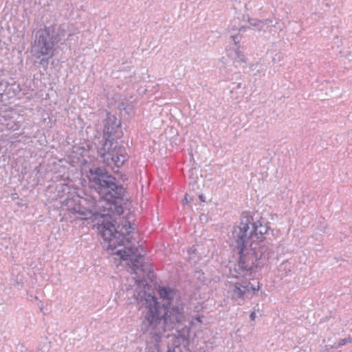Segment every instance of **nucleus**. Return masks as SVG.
<instances>
[{"label":"nucleus","mask_w":352,"mask_h":352,"mask_svg":"<svg viewBox=\"0 0 352 352\" xmlns=\"http://www.w3.org/2000/svg\"><path fill=\"white\" fill-rule=\"evenodd\" d=\"M158 293L162 300L161 305L154 296L145 294L141 297L140 303L145 305L147 311L141 324V330L144 333H148L146 344L148 347H154L160 351L159 343L165 333L175 328L177 334L170 336L167 334V338H170L173 342L174 351L179 347L182 342L186 340L188 331L186 328H182L184 320V302L180 294L169 287H160Z\"/></svg>","instance_id":"nucleus-1"},{"label":"nucleus","mask_w":352,"mask_h":352,"mask_svg":"<svg viewBox=\"0 0 352 352\" xmlns=\"http://www.w3.org/2000/svg\"><path fill=\"white\" fill-rule=\"evenodd\" d=\"M122 228L125 230L126 233H121L120 226H116L111 221H103L98 224V232L104 240L103 247L107 250H116L115 254L124 261H128L127 265L129 271L131 274H135L139 278L142 277L144 273L148 271L145 264L142 261V254L139 252L138 248L133 245L129 239L124 237V234H129L131 228V223L125 221L122 225Z\"/></svg>","instance_id":"nucleus-2"},{"label":"nucleus","mask_w":352,"mask_h":352,"mask_svg":"<svg viewBox=\"0 0 352 352\" xmlns=\"http://www.w3.org/2000/svg\"><path fill=\"white\" fill-rule=\"evenodd\" d=\"M90 187L106 199L121 198L124 188L119 185L116 179L102 168H90Z\"/></svg>","instance_id":"nucleus-3"},{"label":"nucleus","mask_w":352,"mask_h":352,"mask_svg":"<svg viewBox=\"0 0 352 352\" xmlns=\"http://www.w3.org/2000/svg\"><path fill=\"white\" fill-rule=\"evenodd\" d=\"M252 221V219L250 217H243L239 224L233 228L232 232L233 239L242 245H244V241H247L250 245L257 246L258 243L255 242V239H260L267 232V225L263 224L259 221L254 223Z\"/></svg>","instance_id":"nucleus-4"},{"label":"nucleus","mask_w":352,"mask_h":352,"mask_svg":"<svg viewBox=\"0 0 352 352\" xmlns=\"http://www.w3.org/2000/svg\"><path fill=\"white\" fill-rule=\"evenodd\" d=\"M230 239L235 248L239 250V260L238 267L245 274L251 273L254 268L257 267V262L262 256V252L256 250L257 246L250 245L247 241H244V245L233 239V236H230Z\"/></svg>","instance_id":"nucleus-5"},{"label":"nucleus","mask_w":352,"mask_h":352,"mask_svg":"<svg viewBox=\"0 0 352 352\" xmlns=\"http://www.w3.org/2000/svg\"><path fill=\"white\" fill-rule=\"evenodd\" d=\"M55 39L49 29L39 30L36 34V39L32 47L34 56L37 58L45 56H53Z\"/></svg>","instance_id":"nucleus-6"},{"label":"nucleus","mask_w":352,"mask_h":352,"mask_svg":"<svg viewBox=\"0 0 352 352\" xmlns=\"http://www.w3.org/2000/svg\"><path fill=\"white\" fill-rule=\"evenodd\" d=\"M105 140L102 146L98 148V154L102 162L106 164L107 162L112 161L113 156L117 155L116 149L118 146L114 145L110 138L104 137Z\"/></svg>","instance_id":"nucleus-7"},{"label":"nucleus","mask_w":352,"mask_h":352,"mask_svg":"<svg viewBox=\"0 0 352 352\" xmlns=\"http://www.w3.org/2000/svg\"><path fill=\"white\" fill-rule=\"evenodd\" d=\"M120 126V121L114 115L107 113L104 122L103 136L110 138L116 134Z\"/></svg>","instance_id":"nucleus-8"},{"label":"nucleus","mask_w":352,"mask_h":352,"mask_svg":"<svg viewBox=\"0 0 352 352\" xmlns=\"http://www.w3.org/2000/svg\"><path fill=\"white\" fill-rule=\"evenodd\" d=\"M259 287L256 289L253 285L248 283L246 285H243L239 283H236L234 288L232 290V296L234 298H244L245 296L250 292V291L254 292V293L258 290Z\"/></svg>","instance_id":"nucleus-9"},{"label":"nucleus","mask_w":352,"mask_h":352,"mask_svg":"<svg viewBox=\"0 0 352 352\" xmlns=\"http://www.w3.org/2000/svg\"><path fill=\"white\" fill-rule=\"evenodd\" d=\"M117 155L113 156L112 161L107 162L106 164L107 166L115 165L116 167H120L124 164V163L126 161L127 157L124 155V149L122 146H118L116 149Z\"/></svg>","instance_id":"nucleus-10"},{"label":"nucleus","mask_w":352,"mask_h":352,"mask_svg":"<svg viewBox=\"0 0 352 352\" xmlns=\"http://www.w3.org/2000/svg\"><path fill=\"white\" fill-rule=\"evenodd\" d=\"M77 214L80 216L79 217L82 219H88L91 218L96 213V211H94L91 209H85L81 207V204L74 208Z\"/></svg>","instance_id":"nucleus-11"},{"label":"nucleus","mask_w":352,"mask_h":352,"mask_svg":"<svg viewBox=\"0 0 352 352\" xmlns=\"http://www.w3.org/2000/svg\"><path fill=\"white\" fill-rule=\"evenodd\" d=\"M229 56L239 63H244L245 61V56L239 50V47L230 49L228 53Z\"/></svg>","instance_id":"nucleus-12"},{"label":"nucleus","mask_w":352,"mask_h":352,"mask_svg":"<svg viewBox=\"0 0 352 352\" xmlns=\"http://www.w3.org/2000/svg\"><path fill=\"white\" fill-rule=\"evenodd\" d=\"M352 342V337H349L347 338H344V339H340L338 343H334V344H329L328 345L326 346V349L327 350H329V349H336V348H338L340 346H342L347 343H351Z\"/></svg>","instance_id":"nucleus-13"},{"label":"nucleus","mask_w":352,"mask_h":352,"mask_svg":"<svg viewBox=\"0 0 352 352\" xmlns=\"http://www.w3.org/2000/svg\"><path fill=\"white\" fill-rule=\"evenodd\" d=\"M269 22H271V21H270L268 19L265 20V22L263 21L256 20V19H252V20L249 21L250 25L252 26L256 27L257 28V30H262L264 28L265 23L267 24Z\"/></svg>","instance_id":"nucleus-14"},{"label":"nucleus","mask_w":352,"mask_h":352,"mask_svg":"<svg viewBox=\"0 0 352 352\" xmlns=\"http://www.w3.org/2000/svg\"><path fill=\"white\" fill-rule=\"evenodd\" d=\"M52 57V56H43L42 58H41V60L39 61V64L41 65H43V67H47L49 63L50 58Z\"/></svg>","instance_id":"nucleus-15"},{"label":"nucleus","mask_w":352,"mask_h":352,"mask_svg":"<svg viewBox=\"0 0 352 352\" xmlns=\"http://www.w3.org/2000/svg\"><path fill=\"white\" fill-rule=\"evenodd\" d=\"M231 38H232V41L234 42V43L235 45H237L240 41L241 36L239 34H237L236 35H232V36H231Z\"/></svg>","instance_id":"nucleus-16"},{"label":"nucleus","mask_w":352,"mask_h":352,"mask_svg":"<svg viewBox=\"0 0 352 352\" xmlns=\"http://www.w3.org/2000/svg\"><path fill=\"white\" fill-rule=\"evenodd\" d=\"M242 87L241 82H233L231 91L232 92L235 89H240Z\"/></svg>","instance_id":"nucleus-17"},{"label":"nucleus","mask_w":352,"mask_h":352,"mask_svg":"<svg viewBox=\"0 0 352 352\" xmlns=\"http://www.w3.org/2000/svg\"><path fill=\"white\" fill-rule=\"evenodd\" d=\"M325 344H324V350H327L326 349V346L328 345L329 344H334V343H338V342H336L334 340H333L331 338H328L327 340H324Z\"/></svg>","instance_id":"nucleus-18"},{"label":"nucleus","mask_w":352,"mask_h":352,"mask_svg":"<svg viewBox=\"0 0 352 352\" xmlns=\"http://www.w3.org/2000/svg\"><path fill=\"white\" fill-rule=\"evenodd\" d=\"M5 125H6V127L10 130H15L16 129V128H14L13 122H9L7 124H6Z\"/></svg>","instance_id":"nucleus-19"},{"label":"nucleus","mask_w":352,"mask_h":352,"mask_svg":"<svg viewBox=\"0 0 352 352\" xmlns=\"http://www.w3.org/2000/svg\"><path fill=\"white\" fill-rule=\"evenodd\" d=\"M191 200H192V199H191V198L188 199V194H186V195H185L184 198V199H183V200H182V202H183L184 204H187V203H188V202H189L190 201H191Z\"/></svg>","instance_id":"nucleus-20"},{"label":"nucleus","mask_w":352,"mask_h":352,"mask_svg":"<svg viewBox=\"0 0 352 352\" xmlns=\"http://www.w3.org/2000/svg\"><path fill=\"white\" fill-rule=\"evenodd\" d=\"M256 316L255 311H252L250 315V318L251 320H254L256 318Z\"/></svg>","instance_id":"nucleus-21"},{"label":"nucleus","mask_w":352,"mask_h":352,"mask_svg":"<svg viewBox=\"0 0 352 352\" xmlns=\"http://www.w3.org/2000/svg\"><path fill=\"white\" fill-rule=\"evenodd\" d=\"M258 64H256V65H253V66L252 67V70H254L255 69H256V68H257V67H258Z\"/></svg>","instance_id":"nucleus-22"},{"label":"nucleus","mask_w":352,"mask_h":352,"mask_svg":"<svg viewBox=\"0 0 352 352\" xmlns=\"http://www.w3.org/2000/svg\"><path fill=\"white\" fill-rule=\"evenodd\" d=\"M199 197L202 201H204V196L202 195H199Z\"/></svg>","instance_id":"nucleus-23"},{"label":"nucleus","mask_w":352,"mask_h":352,"mask_svg":"<svg viewBox=\"0 0 352 352\" xmlns=\"http://www.w3.org/2000/svg\"><path fill=\"white\" fill-rule=\"evenodd\" d=\"M168 351H170V347L169 346H168Z\"/></svg>","instance_id":"nucleus-24"},{"label":"nucleus","mask_w":352,"mask_h":352,"mask_svg":"<svg viewBox=\"0 0 352 352\" xmlns=\"http://www.w3.org/2000/svg\"><path fill=\"white\" fill-rule=\"evenodd\" d=\"M120 210H121V212H123V210H122V208H120Z\"/></svg>","instance_id":"nucleus-25"}]
</instances>
